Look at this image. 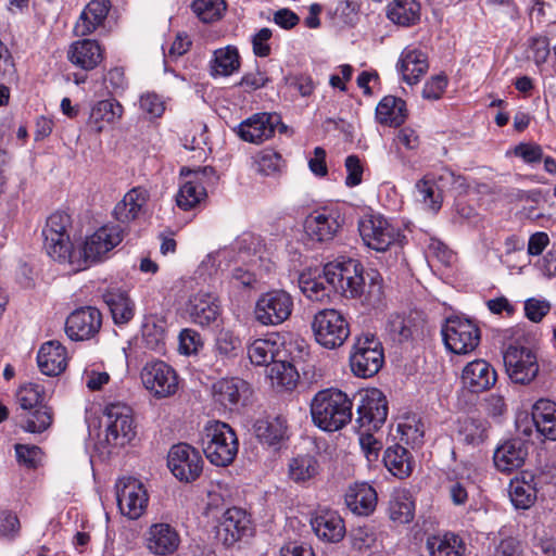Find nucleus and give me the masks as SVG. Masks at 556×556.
<instances>
[{
    "mask_svg": "<svg viewBox=\"0 0 556 556\" xmlns=\"http://www.w3.org/2000/svg\"><path fill=\"white\" fill-rule=\"evenodd\" d=\"M362 264L354 258H348L342 262L329 263L325 266L326 281L332 286L333 290L345 298H358L365 294V301L369 305L381 303L383 298L382 285L371 277L370 285L366 293L364 292L365 279Z\"/></svg>",
    "mask_w": 556,
    "mask_h": 556,
    "instance_id": "nucleus-1",
    "label": "nucleus"
},
{
    "mask_svg": "<svg viewBox=\"0 0 556 556\" xmlns=\"http://www.w3.org/2000/svg\"><path fill=\"white\" fill-rule=\"evenodd\" d=\"M352 401L339 389L317 392L311 403L313 422L325 431H338L352 419Z\"/></svg>",
    "mask_w": 556,
    "mask_h": 556,
    "instance_id": "nucleus-2",
    "label": "nucleus"
},
{
    "mask_svg": "<svg viewBox=\"0 0 556 556\" xmlns=\"http://www.w3.org/2000/svg\"><path fill=\"white\" fill-rule=\"evenodd\" d=\"M201 446L211 464L225 467L233 462L239 444L229 425L210 421L201 433Z\"/></svg>",
    "mask_w": 556,
    "mask_h": 556,
    "instance_id": "nucleus-3",
    "label": "nucleus"
},
{
    "mask_svg": "<svg viewBox=\"0 0 556 556\" xmlns=\"http://www.w3.org/2000/svg\"><path fill=\"white\" fill-rule=\"evenodd\" d=\"M124 238V229L118 225L103 226L87 237L83 249L72 250L68 264L74 271H80L90 264L101 261L111 250L118 245Z\"/></svg>",
    "mask_w": 556,
    "mask_h": 556,
    "instance_id": "nucleus-4",
    "label": "nucleus"
},
{
    "mask_svg": "<svg viewBox=\"0 0 556 556\" xmlns=\"http://www.w3.org/2000/svg\"><path fill=\"white\" fill-rule=\"evenodd\" d=\"M105 435L109 446L121 447L128 444L136 435L134 413L130 406L122 402L110 403L103 412Z\"/></svg>",
    "mask_w": 556,
    "mask_h": 556,
    "instance_id": "nucleus-5",
    "label": "nucleus"
},
{
    "mask_svg": "<svg viewBox=\"0 0 556 556\" xmlns=\"http://www.w3.org/2000/svg\"><path fill=\"white\" fill-rule=\"evenodd\" d=\"M72 226L71 216L64 212L51 214L42 229L43 247L53 260L67 263L71 260L73 244L68 229Z\"/></svg>",
    "mask_w": 556,
    "mask_h": 556,
    "instance_id": "nucleus-6",
    "label": "nucleus"
},
{
    "mask_svg": "<svg viewBox=\"0 0 556 556\" xmlns=\"http://www.w3.org/2000/svg\"><path fill=\"white\" fill-rule=\"evenodd\" d=\"M312 330L316 342L329 350L341 346L350 334L346 319L333 308L317 312L312 321Z\"/></svg>",
    "mask_w": 556,
    "mask_h": 556,
    "instance_id": "nucleus-7",
    "label": "nucleus"
},
{
    "mask_svg": "<svg viewBox=\"0 0 556 556\" xmlns=\"http://www.w3.org/2000/svg\"><path fill=\"white\" fill-rule=\"evenodd\" d=\"M384 362L383 349L374 334L357 338L350 356L352 372L361 378L375 376Z\"/></svg>",
    "mask_w": 556,
    "mask_h": 556,
    "instance_id": "nucleus-8",
    "label": "nucleus"
},
{
    "mask_svg": "<svg viewBox=\"0 0 556 556\" xmlns=\"http://www.w3.org/2000/svg\"><path fill=\"white\" fill-rule=\"evenodd\" d=\"M293 306V298L289 292L281 289L270 290L257 299L254 316L263 326H278L289 319Z\"/></svg>",
    "mask_w": 556,
    "mask_h": 556,
    "instance_id": "nucleus-9",
    "label": "nucleus"
},
{
    "mask_svg": "<svg viewBox=\"0 0 556 556\" xmlns=\"http://www.w3.org/2000/svg\"><path fill=\"white\" fill-rule=\"evenodd\" d=\"M359 235L364 243L377 251L386 252L400 241L401 231L380 214H368L358 222Z\"/></svg>",
    "mask_w": 556,
    "mask_h": 556,
    "instance_id": "nucleus-10",
    "label": "nucleus"
},
{
    "mask_svg": "<svg viewBox=\"0 0 556 556\" xmlns=\"http://www.w3.org/2000/svg\"><path fill=\"white\" fill-rule=\"evenodd\" d=\"M506 374L515 383L529 384L539 374L536 354L527 346L509 345L503 353Z\"/></svg>",
    "mask_w": 556,
    "mask_h": 556,
    "instance_id": "nucleus-11",
    "label": "nucleus"
},
{
    "mask_svg": "<svg viewBox=\"0 0 556 556\" xmlns=\"http://www.w3.org/2000/svg\"><path fill=\"white\" fill-rule=\"evenodd\" d=\"M445 346L455 354H468L480 342L479 328L468 319L448 318L442 329Z\"/></svg>",
    "mask_w": 556,
    "mask_h": 556,
    "instance_id": "nucleus-12",
    "label": "nucleus"
},
{
    "mask_svg": "<svg viewBox=\"0 0 556 556\" xmlns=\"http://www.w3.org/2000/svg\"><path fill=\"white\" fill-rule=\"evenodd\" d=\"M203 464L199 451L187 443L173 445L168 452L167 466L179 481H195L202 473Z\"/></svg>",
    "mask_w": 556,
    "mask_h": 556,
    "instance_id": "nucleus-13",
    "label": "nucleus"
},
{
    "mask_svg": "<svg viewBox=\"0 0 556 556\" xmlns=\"http://www.w3.org/2000/svg\"><path fill=\"white\" fill-rule=\"evenodd\" d=\"M140 377L144 388L157 399L170 396L178 389L176 371L163 361L147 363Z\"/></svg>",
    "mask_w": 556,
    "mask_h": 556,
    "instance_id": "nucleus-14",
    "label": "nucleus"
},
{
    "mask_svg": "<svg viewBox=\"0 0 556 556\" xmlns=\"http://www.w3.org/2000/svg\"><path fill=\"white\" fill-rule=\"evenodd\" d=\"M117 506L130 520L139 519L148 505V494L143 484L131 477L122 478L115 484Z\"/></svg>",
    "mask_w": 556,
    "mask_h": 556,
    "instance_id": "nucleus-15",
    "label": "nucleus"
},
{
    "mask_svg": "<svg viewBox=\"0 0 556 556\" xmlns=\"http://www.w3.org/2000/svg\"><path fill=\"white\" fill-rule=\"evenodd\" d=\"M356 422L365 431L378 430L387 420L388 402L384 394L376 388L359 393Z\"/></svg>",
    "mask_w": 556,
    "mask_h": 556,
    "instance_id": "nucleus-16",
    "label": "nucleus"
},
{
    "mask_svg": "<svg viewBox=\"0 0 556 556\" xmlns=\"http://www.w3.org/2000/svg\"><path fill=\"white\" fill-rule=\"evenodd\" d=\"M277 127L280 132L287 130L278 114L256 113L239 124L237 135L247 142L258 144L271 138Z\"/></svg>",
    "mask_w": 556,
    "mask_h": 556,
    "instance_id": "nucleus-17",
    "label": "nucleus"
},
{
    "mask_svg": "<svg viewBox=\"0 0 556 556\" xmlns=\"http://www.w3.org/2000/svg\"><path fill=\"white\" fill-rule=\"evenodd\" d=\"M102 327V314L93 306H84L72 312L65 320V333L72 341L94 338Z\"/></svg>",
    "mask_w": 556,
    "mask_h": 556,
    "instance_id": "nucleus-18",
    "label": "nucleus"
},
{
    "mask_svg": "<svg viewBox=\"0 0 556 556\" xmlns=\"http://www.w3.org/2000/svg\"><path fill=\"white\" fill-rule=\"evenodd\" d=\"M340 228V214L336 210L315 211L304 222L305 233L311 240L317 242L332 240Z\"/></svg>",
    "mask_w": 556,
    "mask_h": 556,
    "instance_id": "nucleus-19",
    "label": "nucleus"
},
{
    "mask_svg": "<svg viewBox=\"0 0 556 556\" xmlns=\"http://www.w3.org/2000/svg\"><path fill=\"white\" fill-rule=\"evenodd\" d=\"M186 312L193 324L206 327L217 320L222 308L217 296L200 291L189 298Z\"/></svg>",
    "mask_w": 556,
    "mask_h": 556,
    "instance_id": "nucleus-20",
    "label": "nucleus"
},
{
    "mask_svg": "<svg viewBox=\"0 0 556 556\" xmlns=\"http://www.w3.org/2000/svg\"><path fill=\"white\" fill-rule=\"evenodd\" d=\"M497 379L495 369L484 359L468 363L462 372V381L471 392H483L492 388Z\"/></svg>",
    "mask_w": 556,
    "mask_h": 556,
    "instance_id": "nucleus-21",
    "label": "nucleus"
},
{
    "mask_svg": "<svg viewBox=\"0 0 556 556\" xmlns=\"http://www.w3.org/2000/svg\"><path fill=\"white\" fill-rule=\"evenodd\" d=\"M527 455V443L521 439H511L495 450L493 462L497 470L509 473L525 464Z\"/></svg>",
    "mask_w": 556,
    "mask_h": 556,
    "instance_id": "nucleus-22",
    "label": "nucleus"
},
{
    "mask_svg": "<svg viewBox=\"0 0 556 556\" xmlns=\"http://www.w3.org/2000/svg\"><path fill=\"white\" fill-rule=\"evenodd\" d=\"M103 59V50L98 41L80 39L74 41L67 51V60L85 71L96 68Z\"/></svg>",
    "mask_w": 556,
    "mask_h": 556,
    "instance_id": "nucleus-23",
    "label": "nucleus"
},
{
    "mask_svg": "<svg viewBox=\"0 0 556 556\" xmlns=\"http://www.w3.org/2000/svg\"><path fill=\"white\" fill-rule=\"evenodd\" d=\"M150 199L149 191L143 187L130 189L124 198L116 203L113 214L116 220L128 224L137 219L143 212Z\"/></svg>",
    "mask_w": 556,
    "mask_h": 556,
    "instance_id": "nucleus-24",
    "label": "nucleus"
},
{
    "mask_svg": "<svg viewBox=\"0 0 556 556\" xmlns=\"http://www.w3.org/2000/svg\"><path fill=\"white\" fill-rule=\"evenodd\" d=\"M110 8V0H91L80 13L74 26V34L77 37L92 34L98 27L103 25Z\"/></svg>",
    "mask_w": 556,
    "mask_h": 556,
    "instance_id": "nucleus-25",
    "label": "nucleus"
},
{
    "mask_svg": "<svg viewBox=\"0 0 556 556\" xmlns=\"http://www.w3.org/2000/svg\"><path fill=\"white\" fill-rule=\"evenodd\" d=\"M345 504L354 515L367 517L377 506V492L366 482L355 483L345 494Z\"/></svg>",
    "mask_w": 556,
    "mask_h": 556,
    "instance_id": "nucleus-26",
    "label": "nucleus"
},
{
    "mask_svg": "<svg viewBox=\"0 0 556 556\" xmlns=\"http://www.w3.org/2000/svg\"><path fill=\"white\" fill-rule=\"evenodd\" d=\"M37 363L43 375L58 376L67 366L66 350L59 341L46 342L38 351Z\"/></svg>",
    "mask_w": 556,
    "mask_h": 556,
    "instance_id": "nucleus-27",
    "label": "nucleus"
},
{
    "mask_svg": "<svg viewBox=\"0 0 556 556\" xmlns=\"http://www.w3.org/2000/svg\"><path fill=\"white\" fill-rule=\"evenodd\" d=\"M179 542V535L170 523H152L147 538L148 548L157 555L173 553Z\"/></svg>",
    "mask_w": 556,
    "mask_h": 556,
    "instance_id": "nucleus-28",
    "label": "nucleus"
},
{
    "mask_svg": "<svg viewBox=\"0 0 556 556\" xmlns=\"http://www.w3.org/2000/svg\"><path fill=\"white\" fill-rule=\"evenodd\" d=\"M428 67V59L422 51L410 47L402 51L397 68L407 84H416Z\"/></svg>",
    "mask_w": 556,
    "mask_h": 556,
    "instance_id": "nucleus-29",
    "label": "nucleus"
},
{
    "mask_svg": "<svg viewBox=\"0 0 556 556\" xmlns=\"http://www.w3.org/2000/svg\"><path fill=\"white\" fill-rule=\"evenodd\" d=\"M531 416L538 432L547 440L556 441V403L539 400L532 407Z\"/></svg>",
    "mask_w": 556,
    "mask_h": 556,
    "instance_id": "nucleus-30",
    "label": "nucleus"
},
{
    "mask_svg": "<svg viewBox=\"0 0 556 556\" xmlns=\"http://www.w3.org/2000/svg\"><path fill=\"white\" fill-rule=\"evenodd\" d=\"M273 388L278 391H291L299 382V372L294 365L278 357L266 370Z\"/></svg>",
    "mask_w": 556,
    "mask_h": 556,
    "instance_id": "nucleus-31",
    "label": "nucleus"
},
{
    "mask_svg": "<svg viewBox=\"0 0 556 556\" xmlns=\"http://www.w3.org/2000/svg\"><path fill=\"white\" fill-rule=\"evenodd\" d=\"M421 7L417 0H393L388 4V18L403 27L416 25L420 21Z\"/></svg>",
    "mask_w": 556,
    "mask_h": 556,
    "instance_id": "nucleus-32",
    "label": "nucleus"
},
{
    "mask_svg": "<svg viewBox=\"0 0 556 556\" xmlns=\"http://www.w3.org/2000/svg\"><path fill=\"white\" fill-rule=\"evenodd\" d=\"M407 116L406 103L394 96L384 97L376 108L377 121L386 126L399 127Z\"/></svg>",
    "mask_w": 556,
    "mask_h": 556,
    "instance_id": "nucleus-33",
    "label": "nucleus"
},
{
    "mask_svg": "<svg viewBox=\"0 0 556 556\" xmlns=\"http://www.w3.org/2000/svg\"><path fill=\"white\" fill-rule=\"evenodd\" d=\"M124 113L122 104L115 99L98 101L90 112V124L97 132L103 131L106 125L117 123Z\"/></svg>",
    "mask_w": 556,
    "mask_h": 556,
    "instance_id": "nucleus-34",
    "label": "nucleus"
},
{
    "mask_svg": "<svg viewBox=\"0 0 556 556\" xmlns=\"http://www.w3.org/2000/svg\"><path fill=\"white\" fill-rule=\"evenodd\" d=\"M426 546L430 556H463L466 551L462 538L453 532L428 536Z\"/></svg>",
    "mask_w": 556,
    "mask_h": 556,
    "instance_id": "nucleus-35",
    "label": "nucleus"
},
{
    "mask_svg": "<svg viewBox=\"0 0 556 556\" xmlns=\"http://www.w3.org/2000/svg\"><path fill=\"white\" fill-rule=\"evenodd\" d=\"M383 463L386 468L399 479H405L413 472L410 453L399 444L389 446L384 451Z\"/></svg>",
    "mask_w": 556,
    "mask_h": 556,
    "instance_id": "nucleus-36",
    "label": "nucleus"
},
{
    "mask_svg": "<svg viewBox=\"0 0 556 556\" xmlns=\"http://www.w3.org/2000/svg\"><path fill=\"white\" fill-rule=\"evenodd\" d=\"M534 477L529 473L522 475L521 478H515L509 484L510 501L516 508L527 509L536 498V488L532 483Z\"/></svg>",
    "mask_w": 556,
    "mask_h": 556,
    "instance_id": "nucleus-37",
    "label": "nucleus"
},
{
    "mask_svg": "<svg viewBox=\"0 0 556 556\" xmlns=\"http://www.w3.org/2000/svg\"><path fill=\"white\" fill-rule=\"evenodd\" d=\"M247 389L248 384L242 379H220L213 384V396L224 407H231L238 404L241 393Z\"/></svg>",
    "mask_w": 556,
    "mask_h": 556,
    "instance_id": "nucleus-38",
    "label": "nucleus"
},
{
    "mask_svg": "<svg viewBox=\"0 0 556 556\" xmlns=\"http://www.w3.org/2000/svg\"><path fill=\"white\" fill-rule=\"evenodd\" d=\"M320 471L317 458L309 454L296 455L288 465L289 478L295 483H305Z\"/></svg>",
    "mask_w": 556,
    "mask_h": 556,
    "instance_id": "nucleus-39",
    "label": "nucleus"
},
{
    "mask_svg": "<svg viewBox=\"0 0 556 556\" xmlns=\"http://www.w3.org/2000/svg\"><path fill=\"white\" fill-rule=\"evenodd\" d=\"M104 301L110 307L113 320L117 325L127 324L135 314L134 302L124 292H109Z\"/></svg>",
    "mask_w": 556,
    "mask_h": 556,
    "instance_id": "nucleus-40",
    "label": "nucleus"
},
{
    "mask_svg": "<svg viewBox=\"0 0 556 556\" xmlns=\"http://www.w3.org/2000/svg\"><path fill=\"white\" fill-rule=\"evenodd\" d=\"M281 352L276 342L267 339H257L253 341L248 348V356L252 364L256 366H266L267 368L278 357Z\"/></svg>",
    "mask_w": 556,
    "mask_h": 556,
    "instance_id": "nucleus-41",
    "label": "nucleus"
},
{
    "mask_svg": "<svg viewBox=\"0 0 556 556\" xmlns=\"http://www.w3.org/2000/svg\"><path fill=\"white\" fill-rule=\"evenodd\" d=\"M254 531L252 523H217L214 527L215 539L225 546L252 538Z\"/></svg>",
    "mask_w": 556,
    "mask_h": 556,
    "instance_id": "nucleus-42",
    "label": "nucleus"
},
{
    "mask_svg": "<svg viewBox=\"0 0 556 556\" xmlns=\"http://www.w3.org/2000/svg\"><path fill=\"white\" fill-rule=\"evenodd\" d=\"M299 285L304 295L315 302L329 300L330 292L333 289L332 286L326 281L325 274L317 277H312L311 274H302L299 279Z\"/></svg>",
    "mask_w": 556,
    "mask_h": 556,
    "instance_id": "nucleus-43",
    "label": "nucleus"
},
{
    "mask_svg": "<svg viewBox=\"0 0 556 556\" xmlns=\"http://www.w3.org/2000/svg\"><path fill=\"white\" fill-rule=\"evenodd\" d=\"M54 413L52 407L40 405L30 410L28 415L23 416L21 427L26 432L42 433L48 430L53 422Z\"/></svg>",
    "mask_w": 556,
    "mask_h": 556,
    "instance_id": "nucleus-44",
    "label": "nucleus"
},
{
    "mask_svg": "<svg viewBox=\"0 0 556 556\" xmlns=\"http://www.w3.org/2000/svg\"><path fill=\"white\" fill-rule=\"evenodd\" d=\"M240 67V56L237 48L228 46L214 52L213 74L229 76Z\"/></svg>",
    "mask_w": 556,
    "mask_h": 556,
    "instance_id": "nucleus-45",
    "label": "nucleus"
},
{
    "mask_svg": "<svg viewBox=\"0 0 556 556\" xmlns=\"http://www.w3.org/2000/svg\"><path fill=\"white\" fill-rule=\"evenodd\" d=\"M397 431L401 433V440L413 447L422 443L425 428L420 418L416 415L406 416L399 422Z\"/></svg>",
    "mask_w": 556,
    "mask_h": 556,
    "instance_id": "nucleus-46",
    "label": "nucleus"
},
{
    "mask_svg": "<svg viewBox=\"0 0 556 556\" xmlns=\"http://www.w3.org/2000/svg\"><path fill=\"white\" fill-rule=\"evenodd\" d=\"M206 197L205 188L198 181L188 180L179 189L176 197L177 205L185 210H191Z\"/></svg>",
    "mask_w": 556,
    "mask_h": 556,
    "instance_id": "nucleus-47",
    "label": "nucleus"
},
{
    "mask_svg": "<svg viewBox=\"0 0 556 556\" xmlns=\"http://www.w3.org/2000/svg\"><path fill=\"white\" fill-rule=\"evenodd\" d=\"M191 8L203 23H214L223 17L227 5L224 0H195Z\"/></svg>",
    "mask_w": 556,
    "mask_h": 556,
    "instance_id": "nucleus-48",
    "label": "nucleus"
},
{
    "mask_svg": "<svg viewBox=\"0 0 556 556\" xmlns=\"http://www.w3.org/2000/svg\"><path fill=\"white\" fill-rule=\"evenodd\" d=\"M45 389L37 383H26L18 388L16 392V402L23 410H33L40 405H45Z\"/></svg>",
    "mask_w": 556,
    "mask_h": 556,
    "instance_id": "nucleus-49",
    "label": "nucleus"
},
{
    "mask_svg": "<svg viewBox=\"0 0 556 556\" xmlns=\"http://www.w3.org/2000/svg\"><path fill=\"white\" fill-rule=\"evenodd\" d=\"M459 434L467 444L477 445L483 442L486 437V422L467 417L460 424Z\"/></svg>",
    "mask_w": 556,
    "mask_h": 556,
    "instance_id": "nucleus-50",
    "label": "nucleus"
},
{
    "mask_svg": "<svg viewBox=\"0 0 556 556\" xmlns=\"http://www.w3.org/2000/svg\"><path fill=\"white\" fill-rule=\"evenodd\" d=\"M414 508V502L405 493L395 495L389 506L391 521H412Z\"/></svg>",
    "mask_w": 556,
    "mask_h": 556,
    "instance_id": "nucleus-51",
    "label": "nucleus"
},
{
    "mask_svg": "<svg viewBox=\"0 0 556 556\" xmlns=\"http://www.w3.org/2000/svg\"><path fill=\"white\" fill-rule=\"evenodd\" d=\"M204 517L207 519L219 520L222 517L224 521H243L248 517V511L244 508L232 506L226 508L223 504H207L204 511Z\"/></svg>",
    "mask_w": 556,
    "mask_h": 556,
    "instance_id": "nucleus-52",
    "label": "nucleus"
},
{
    "mask_svg": "<svg viewBox=\"0 0 556 556\" xmlns=\"http://www.w3.org/2000/svg\"><path fill=\"white\" fill-rule=\"evenodd\" d=\"M417 191L422 200L433 212H438L442 204V193L437 190V182L425 176L416 184Z\"/></svg>",
    "mask_w": 556,
    "mask_h": 556,
    "instance_id": "nucleus-53",
    "label": "nucleus"
},
{
    "mask_svg": "<svg viewBox=\"0 0 556 556\" xmlns=\"http://www.w3.org/2000/svg\"><path fill=\"white\" fill-rule=\"evenodd\" d=\"M257 170L265 175H274L278 173L282 166L281 155L270 149L261 151L256 156Z\"/></svg>",
    "mask_w": 556,
    "mask_h": 556,
    "instance_id": "nucleus-54",
    "label": "nucleus"
},
{
    "mask_svg": "<svg viewBox=\"0 0 556 556\" xmlns=\"http://www.w3.org/2000/svg\"><path fill=\"white\" fill-rule=\"evenodd\" d=\"M387 331L394 342L402 343L412 337L409 320L401 315H391L388 319Z\"/></svg>",
    "mask_w": 556,
    "mask_h": 556,
    "instance_id": "nucleus-55",
    "label": "nucleus"
},
{
    "mask_svg": "<svg viewBox=\"0 0 556 556\" xmlns=\"http://www.w3.org/2000/svg\"><path fill=\"white\" fill-rule=\"evenodd\" d=\"M311 526L319 539L331 543L341 541L346 533L344 523H311Z\"/></svg>",
    "mask_w": 556,
    "mask_h": 556,
    "instance_id": "nucleus-56",
    "label": "nucleus"
},
{
    "mask_svg": "<svg viewBox=\"0 0 556 556\" xmlns=\"http://www.w3.org/2000/svg\"><path fill=\"white\" fill-rule=\"evenodd\" d=\"M240 348V340L229 331H220L217 339L215 349L216 352L223 357L236 356L237 350Z\"/></svg>",
    "mask_w": 556,
    "mask_h": 556,
    "instance_id": "nucleus-57",
    "label": "nucleus"
},
{
    "mask_svg": "<svg viewBox=\"0 0 556 556\" xmlns=\"http://www.w3.org/2000/svg\"><path fill=\"white\" fill-rule=\"evenodd\" d=\"M17 462L28 468H36L41 459V450L36 445H15Z\"/></svg>",
    "mask_w": 556,
    "mask_h": 556,
    "instance_id": "nucleus-58",
    "label": "nucleus"
},
{
    "mask_svg": "<svg viewBox=\"0 0 556 556\" xmlns=\"http://www.w3.org/2000/svg\"><path fill=\"white\" fill-rule=\"evenodd\" d=\"M494 556H529V554L521 541L515 538H507L502 540L496 546Z\"/></svg>",
    "mask_w": 556,
    "mask_h": 556,
    "instance_id": "nucleus-59",
    "label": "nucleus"
},
{
    "mask_svg": "<svg viewBox=\"0 0 556 556\" xmlns=\"http://www.w3.org/2000/svg\"><path fill=\"white\" fill-rule=\"evenodd\" d=\"M16 78V68L12 54L0 40V80L12 81Z\"/></svg>",
    "mask_w": 556,
    "mask_h": 556,
    "instance_id": "nucleus-60",
    "label": "nucleus"
},
{
    "mask_svg": "<svg viewBox=\"0 0 556 556\" xmlns=\"http://www.w3.org/2000/svg\"><path fill=\"white\" fill-rule=\"evenodd\" d=\"M140 108L143 112L149 114L151 118L162 116L165 111V105L161 98L151 92L141 96Z\"/></svg>",
    "mask_w": 556,
    "mask_h": 556,
    "instance_id": "nucleus-61",
    "label": "nucleus"
},
{
    "mask_svg": "<svg viewBox=\"0 0 556 556\" xmlns=\"http://www.w3.org/2000/svg\"><path fill=\"white\" fill-rule=\"evenodd\" d=\"M202 345L200 334L191 329H184L179 334V351L186 355L197 353Z\"/></svg>",
    "mask_w": 556,
    "mask_h": 556,
    "instance_id": "nucleus-62",
    "label": "nucleus"
},
{
    "mask_svg": "<svg viewBox=\"0 0 556 556\" xmlns=\"http://www.w3.org/2000/svg\"><path fill=\"white\" fill-rule=\"evenodd\" d=\"M447 85L446 77L443 75L433 76L426 83L422 89V97L428 100H438L442 97Z\"/></svg>",
    "mask_w": 556,
    "mask_h": 556,
    "instance_id": "nucleus-63",
    "label": "nucleus"
},
{
    "mask_svg": "<svg viewBox=\"0 0 556 556\" xmlns=\"http://www.w3.org/2000/svg\"><path fill=\"white\" fill-rule=\"evenodd\" d=\"M353 546L357 549L368 548L375 542L374 532L366 525H358L351 530Z\"/></svg>",
    "mask_w": 556,
    "mask_h": 556,
    "instance_id": "nucleus-64",
    "label": "nucleus"
}]
</instances>
